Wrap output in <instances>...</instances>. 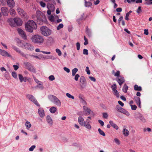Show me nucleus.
I'll return each instance as SVG.
<instances>
[{"mask_svg": "<svg viewBox=\"0 0 152 152\" xmlns=\"http://www.w3.org/2000/svg\"><path fill=\"white\" fill-rule=\"evenodd\" d=\"M83 53L84 55H88V50L86 49H83Z\"/></svg>", "mask_w": 152, "mask_h": 152, "instance_id": "60", "label": "nucleus"}, {"mask_svg": "<svg viewBox=\"0 0 152 152\" xmlns=\"http://www.w3.org/2000/svg\"><path fill=\"white\" fill-rule=\"evenodd\" d=\"M49 99L51 101L56 105L57 106L60 107L61 103L60 100L56 96L53 95H49L48 96Z\"/></svg>", "mask_w": 152, "mask_h": 152, "instance_id": "5", "label": "nucleus"}, {"mask_svg": "<svg viewBox=\"0 0 152 152\" xmlns=\"http://www.w3.org/2000/svg\"><path fill=\"white\" fill-rule=\"evenodd\" d=\"M120 71H117V72L115 73L114 74V75L115 76H116L117 77H120Z\"/></svg>", "mask_w": 152, "mask_h": 152, "instance_id": "55", "label": "nucleus"}, {"mask_svg": "<svg viewBox=\"0 0 152 152\" xmlns=\"http://www.w3.org/2000/svg\"><path fill=\"white\" fill-rule=\"evenodd\" d=\"M76 47L77 49V50H79L80 49V44L79 42H77L76 43Z\"/></svg>", "mask_w": 152, "mask_h": 152, "instance_id": "61", "label": "nucleus"}, {"mask_svg": "<svg viewBox=\"0 0 152 152\" xmlns=\"http://www.w3.org/2000/svg\"><path fill=\"white\" fill-rule=\"evenodd\" d=\"M13 21V20L12 18H10L8 19V21L9 22L10 25L14 27L15 26V25L12 24V21Z\"/></svg>", "mask_w": 152, "mask_h": 152, "instance_id": "40", "label": "nucleus"}, {"mask_svg": "<svg viewBox=\"0 0 152 152\" xmlns=\"http://www.w3.org/2000/svg\"><path fill=\"white\" fill-rule=\"evenodd\" d=\"M47 7L48 10H51L52 11H54V6L52 4L48 3L47 4Z\"/></svg>", "mask_w": 152, "mask_h": 152, "instance_id": "21", "label": "nucleus"}, {"mask_svg": "<svg viewBox=\"0 0 152 152\" xmlns=\"http://www.w3.org/2000/svg\"><path fill=\"white\" fill-rule=\"evenodd\" d=\"M142 115V114L139 113H136L134 115V117L135 118L137 119H140V117Z\"/></svg>", "mask_w": 152, "mask_h": 152, "instance_id": "30", "label": "nucleus"}, {"mask_svg": "<svg viewBox=\"0 0 152 152\" xmlns=\"http://www.w3.org/2000/svg\"><path fill=\"white\" fill-rule=\"evenodd\" d=\"M28 69L30 71L35 73L36 72V70L34 68L33 66L32 65L29 67Z\"/></svg>", "mask_w": 152, "mask_h": 152, "instance_id": "33", "label": "nucleus"}, {"mask_svg": "<svg viewBox=\"0 0 152 152\" xmlns=\"http://www.w3.org/2000/svg\"><path fill=\"white\" fill-rule=\"evenodd\" d=\"M57 110L56 108L54 107H53L50 109V111L51 113H53Z\"/></svg>", "mask_w": 152, "mask_h": 152, "instance_id": "32", "label": "nucleus"}, {"mask_svg": "<svg viewBox=\"0 0 152 152\" xmlns=\"http://www.w3.org/2000/svg\"><path fill=\"white\" fill-rule=\"evenodd\" d=\"M48 79L50 81H53L55 80V78L53 75H51L49 77Z\"/></svg>", "mask_w": 152, "mask_h": 152, "instance_id": "47", "label": "nucleus"}, {"mask_svg": "<svg viewBox=\"0 0 152 152\" xmlns=\"http://www.w3.org/2000/svg\"><path fill=\"white\" fill-rule=\"evenodd\" d=\"M128 88V86L126 84H125L122 88L123 91L124 93H126Z\"/></svg>", "mask_w": 152, "mask_h": 152, "instance_id": "31", "label": "nucleus"}, {"mask_svg": "<svg viewBox=\"0 0 152 152\" xmlns=\"http://www.w3.org/2000/svg\"><path fill=\"white\" fill-rule=\"evenodd\" d=\"M35 147V145H33L29 148V150L30 151H33Z\"/></svg>", "mask_w": 152, "mask_h": 152, "instance_id": "59", "label": "nucleus"}, {"mask_svg": "<svg viewBox=\"0 0 152 152\" xmlns=\"http://www.w3.org/2000/svg\"><path fill=\"white\" fill-rule=\"evenodd\" d=\"M64 25L63 24L60 23L59 25L57 26V30H59L60 29L63 28Z\"/></svg>", "mask_w": 152, "mask_h": 152, "instance_id": "45", "label": "nucleus"}, {"mask_svg": "<svg viewBox=\"0 0 152 152\" xmlns=\"http://www.w3.org/2000/svg\"><path fill=\"white\" fill-rule=\"evenodd\" d=\"M86 80L84 77L81 76L80 78V86L82 88H85L86 85L85 84Z\"/></svg>", "mask_w": 152, "mask_h": 152, "instance_id": "10", "label": "nucleus"}, {"mask_svg": "<svg viewBox=\"0 0 152 152\" xmlns=\"http://www.w3.org/2000/svg\"><path fill=\"white\" fill-rule=\"evenodd\" d=\"M24 64L27 67L28 69L32 65L30 63L27 62H25Z\"/></svg>", "mask_w": 152, "mask_h": 152, "instance_id": "38", "label": "nucleus"}, {"mask_svg": "<svg viewBox=\"0 0 152 152\" xmlns=\"http://www.w3.org/2000/svg\"><path fill=\"white\" fill-rule=\"evenodd\" d=\"M84 14L83 13L82 15L81 16V17L79 19H77V21L78 22H79V21L81 20H83V19H85V18H84Z\"/></svg>", "mask_w": 152, "mask_h": 152, "instance_id": "43", "label": "nucleus"}, {"mask_svg": "<svg viewBox=\"0 0 152 152\" xmlns=\"http://www.w3.org/2000/svg\"><path fill=\"white\" fill-rule=\"evenodd\" d=\"M86 72L87 74L88 75H90L91 73L89 69V67L88 66L86 67Z\"/></svg>", "mask_w": 152, "mask_h": 152, "instance_id": "56", "label": "nucleus"}, {"mask_svg": "<svg viewBox=\"0 0 152 152\" xmlns=\"http://www.w3.org/2000/svg\"><path fill=\"white\" fill-rule=\"evenodd\" d=\"M113 91L114 95L116 96L117 97H119L120 96L119 94L118 91L116 90H115Z\"/></svg>", "mask_w": 152, "mask_h": 152, "instance_id": "35", "label": "nucleus"}, {"mask_svg": "<svg viewBox=\"0 0 152 152\" xmlns=\"http://www.w3.org/2000/svg\"><path fill=\"white\" fill-rule=\"evenodd\" d=\"M134 99L136 102V104L141 102L140 98L137 96H135L134 97Z\"/></svg>", "mask_w": 152, "mask_h": 152, "instance_id": "34", "label": "nucleus"}, {"mask_svg": "<svg viewBox=\"0 0 152 152\" xmlns=\"http://www.w3.org/2000/svg\"><path fill=\"white\" fill-rule=\"evenodd\" d=\"M116 81L121 86L125 82V80L124 77H120L119 78L116 80Z\"/></svg>", "mask_w": 152, "mask_h": 152, "instance_id": "18", "label": "nucleus"}, {"mask_svg": "<svg viewBox=\"0 0 152 152\" xmlns=\"http://www.w3.org/2000/svg\"><path fill=\"white\" fill-rule=\"evenodd\" d=\"M17 30L18 33L22 38L24 40H26L27 39V36L25 32L20 28H18Z\"/></svg>", "mask_w": 152, "mask_h": 152, "instance_id": "9", "label": "nucleus"}, {"mask_svg": "<svg viewBox=\"0 0 152 152\" xmlns=\"http://www.w3.org/2000/svg\"><path fill=\"white\" fill-rule=\"evenodd\" d=\"M36 21L38 24L42 25L46 21L45 17L40 11H37L36 13Z\"/></svg>", "mask_w": 152, "mask_h": 152, "instance_id": "2", "label": "nucleus"}, {"mask_svg": "<svg viewBox=\"0 0 152 152\" xmlns=\"http://www.w3.org/2000/svg\"><path fill=\"white\" fill-rule=\"evenodd\" d=\"M109 123L111 126L113 127L116 130H118V127L117 125L115 123H114L112 121H109Z\"/></svg>", "mask_w": 152, "mask_h": 152, "instance_id": "23", "label": "nucleus"}, {"mask_svg": "<svg viewBox=\"0 0 152 152\" xmlns=\"http://www.w3.org/2000/svg\"><path fill=\"white\" fill-rule=\"evenodd\" d=\"M103 117L104 118H107L108 117V115L107 113H103L102 114Z\"/></svg>", "mask_w": 152, "mask_h": 152, "instance_id": "58", "label": "nucleus"}, {"mask_svg": "<svg viewBox=\"0 0 152 152\" xmlns=\"http://www.w3.org/2000/svg\"><path fill=\"white\" fill-rule=\"evenodd\" d=\"M98 122L101 124L102 126H103L104 125V122L101 120H99Z\"/></svg>", "mask_w": 152, "mask_h": 152, "instance_id": "64", "label": "nucleus"}, {"mask_svg": "<svg viewBox=\"0 0 152 152\" xmlns=\"http://www.w3.org/2000/svg\"><path fill=\"white\" fill-rule=\"evenodd\" d=\"M85 1V6L86 7H89L92 5V3L90 1H87L86 0Z\"/></svg>", "mask_w": 152, "mask_h": 152, "instance_id": "25", "label": "nucleus"}, {"mask_svg": "<svg viewBox=\"0 0 152 152\" xmlns=\"http://www.w3.org/2000/svg\"><path fill=\"white\" fill-rule=\"evenodd\" d=\"M10 15L13 16H15L16 13L15 10L12 8H10Z\"/></svg>", "mask_w": 152, "mask_h": 152, "instance_id": "27", "label": "nucleus"}, {"mask_svg": "<svg viewBox=\"0 0 152 152\" xmlns=\"http://www.w3.org/2000/svg\"><path fill=\"white\" fill-rule=\"evenodd\" d=\"M86 33L88 35L89 37H91V31L88 29V27L87 26L86 31Z\"/></svg>", "mask_w": 152, "mask_h": 152, "instance_id": "28", "label": "nucleus"}, {"mask_svg": "<svg viewBox=\"0 0 152 152\" xmlns=\"http://www.w3.org/2000/svg\"><path fill=\"white\" fill-rule=\"evenodd\" d=\"M8 6L10 7H13L15 6V2L13 0H6Z\"/></svg>", "mask_w": 152, "mask_h": 152, "instance_id": "13", "label": "nucleus"}, {"mask_svg": "<svg viewBox=\"0 0 152 152\" xmlns=\"http://www.w3.org/2000/svg\"><path fill=\"white\" fill-rule=\"evenodd\" d=\"M25 125L26 127H28V128H30L31 126V125L30 124V123L28 121L26 122Z\"/></svg>", "mask_w": 152, "mask_h": 152, "instance_id": "48", "label": "nucleus"}, {"mask_svg": "<svg viewBox=\"0 0 152 152\" xmlns=\"http://www.w3.org/2000/svg\"><path fill=\"white\" fill-rule=\"evenodd\" d=\"M83 108L84 110L85 111L86 115H88L90 114L91 110L89 108L85 106L83 107Z\"/></svg>", "mask_w": 152, "mask_h": 152, "instance_id": "22", "label": "nucleus"}, {"mask_svg": "<svg viewBox=\"0 0 152 152\" xmlns=\"http://www.w3.org/2000/svg\"><path fill=\"white\" fill-rule=\"evenodd\" d=\"M134 89L135 91H141L142 90V88L141 86H138L136 84L134 86Z\"/></svg>", "mask_w": 152, "mask_h": 152, "instance_id": "26", "label": "nucleus"}, {"mask_svg": "<svg viewBox=\"0 0 152 152\" xmlns=\"http://www.w3.org/2000/svg\"><path fill=\"white\" fill-rule=\"evenodd\" d=\"M56 52L58 53V55L59 56H61V50L59 49H56Z\"/></svg>", "mask_w": 152, "mask_h": 152, "instance_id": "49", "label": "nucleus"}, {"mask_svg": "<svg viewBox=\"0 0 152 152\" xmlns=\"http://www.w3.org/2000/svg\"><path fill=\"white\" fill-rule=\"evenodd\" d=\"M12 76L15 78H17V74L15 72H13L12 73Z\"/></svg>", "mask_w": 152, "mask_h": 152, "instance_id": "44", "label": "nucleus"}, {"mask_svg": "<svg viewBox=\"0 0 152 152\" xmlns=\"http://www.w3.org/2000/svg\"><path fill=\"white\" fill-rule=\"evenodd\" d=\"M126 1L129 3H131L135 2V0H125L124 1L125 3L126 2Z\"/></svg>", "mask_w": 152, "mask_h": 152, "instance_id": "50", "label": "nucleus"}, {"mask_svg": "<svg viewBox=\"0 0 152 152\" xmlns=\"http://www.w3.org/2000/svg\"><path fill=\"white\" fill-rule=\"evenodd\" d=\"M89 78L91 81L93 82H94L96 81L95 78L93 77L90 76L89 77Z\"/></svg>", "mask_w": 152, "mask_h": 152, "instance_id": "63", "label": "nucleus"}, {"mask_svg": "<svg viewBox=\"0 0 152 152\" xmlns=\"http://www.w3.org/2000/svg\"><path fill=\"white\" fill-rule=\"evenodd\" d=\"M120 112L126 115L127 116H129L130 115L129 113L127 111L123 108L122 109Z\"/></svg>", "mask_w": 152, "mask_h": 152, "instance_id": "24", "label": "nucleus"}, {"mask_svg": "<svg viewBox=\"0 0 152 152\" xmlns=\"http://www.w3.org/2000/svg\"><path fill=\"white\" fill-rule=\"evenodd\" d=\"M0 54L3 56L11 57V56L6 51L0 49Z\"/></svg>", "mask_w": 152, "mask_h": 152, "instance_id": "12", "label": "nucleus"}, {"mask_svg": "<svg viewBox=\"0 0 152 152\" xmlns=\"http://www.w3.org/2000/svg\"><path fill=\"white\" fill-rule=\"evenodd\" d=\"M142 11L141 10V7H139L138 9L136 11L137 12L138 14H139L140 13V12Z\"/></svg>", "mask_w": 152, "mask_h": 152, "instance_id": "53", "label": "nucleus"}, {"mask_svg": "<svg viewBox=\"0 0 152 152\" xmlns=\"http://www.w3.org/2000/svg\"><path fill=\"white\" fill-rule=\"evenodd\" d=\"M22 56L25 57L26 58H27L28 57V54H24L23 52H22L20 53V54Z\"/></svg>", "mask_w": 152, "mask_h": 152, "instance_id": "46", "label": "nucleus"}, {"mask_svg": "<svg viewBox=\"0 0 152 152\" xmlns=\"http://www.w3.org/2000/svg\"><path fill=\"white\" fill-rule=\"evenodd\" d=\"M18 77L20 82L22 83L23 81L25 82H26L27 80L26 77H23L22 75L20 74L18 75Z\"/></svg>", "mask_w": 152, "mask_h": 152, "instance_id": "19", "label": "nucleus"}, {"mask_svg": "<svg viewBox=\"0 0 152 152\" xmlns=\"http://www.w3.org/2000/svg\"><path fill=\"white\" fill-rule=\"evenodd\" d=\"M75 80L76 81H77L78 80L79 78L80 77V75L77 74L75 75Z\"/></svg>", "mask_w": 152, "mask_h": 152, "instance_id": "54", "label": "nucleus"}, {"mask_svg": "<svg viewBox=\"0 0 152 152\" xmlns=\"http://www.w3.org/2000/svg\"><path fill=\"white\" fill-rule=\"evenodd\" d=\"M39 3H40V4L41 6L42 7H45L46 4L43 2L42 1H41L39 2Z\"/></svg>", "mask_w": 152, "mask_h": 152, "instance_id": "51", "label": "nucleus"}, {"mask_svg": "<svg viewBox=\"0 0 152 152\" xmlns=\"http://www.w3.org/2000/svg\"><path fill=\"white\" fill-rule=\"evenodd\" d=\"M18 45L22 48L30 50H32L34 49V47L33 45L29 43H26L21 40L19 41Z\"/></svg>", "mask_w": 152, "mask_h": 152, "instance_id": "3", "label": "nucleus"}, {"mask_svg": "<svg viewBox=\"0 0 152 152\" xmlns=\"http://www.w3.org/2000/svg\"><path fill=\"white\" fill-rule=\"evenodd\" d=\"M32 42L35 44H40L44 41V39L42 37L39 35H35L31 38Z\"/></svg>", "mask_w": 152, "mask_h": 152, "instance_id": "4", "label": "nucleus"}, {"mask_svg": "<svg viewBox=\"0 0 152 152\" xmlns=\"http://www.w3.org/2000/svg\"><path fill=\"white\" fill-rule=\"evenodd\" d=\"M38 113L40 116L43 118L45 115V112L43 109L42 108H39L38 109Z\"/></svg>", "mask_w": 152, "mask_h": 152, "instance_id": "16", "label": "nucleus"}, {"mask_svg": "<svg viewBox=\"0 0 152 152\" xmlns=\"http://www.w3.org/2000/svg\"><path fill=\"white\" fill-rule=\"evenodd\" d=\"M1 11L3 15L5 16L7 15L8 12V10L7 8L5 7H2L1 8Z\"/></svg>", "mask_w": 152, "mask_h": 152, "instance_id": "15", "label": "nucleus"}, {"mask_svg": "<svg viewBox=\"0 0 152 152\" xmlns=\"http://www.w3.org/2000/svg\"><path fill=\"white\" fill-rule=\"evenodd\" d=\"M40 29L42 34L45 36H49L51 34L52 31L46 26H42Z\"/></svg>", "mask_w": 152, "mask_h": 152, "instance_id": "6", "label": "nucleus"}, {"mask_svg": "<svg viewBox=\"0 0 152 152\" xmlns=\"http://www.w3.org/2000/svg\"><path fill=\"white\" fill-rule=\"evenodd\" d=\"M88 121V119H86V123L83 126L85 127L88 130H91V126L89 124L90 121Z\"/></svg>", "mask_w": 152, "mask_h": 152, "instance_id": "17", "label": "nucleus"}, {"mask_svg": "<svg viewBox=\"0 0 152 152\" xmlns=\"http://www.w3.org/2000/svg\"><path fill=\"white\" fill-rule=\"evenodd\" d=\"M131 109L132 110H135L137 108V106L135 105H131Z\"/></svg>", "mask_w": 152, "mask_h": 152, "instance_id": "52", "label": "nucleus"}, {"mask_svg": "<svg viewBox=\"0 0 152 152\" xmlns=\"http://www.w3.org/2000/svg\"><path fill=\"white\" fill-rule=\"evenodd\" d=\"M17 10L19 14L22 18L26 19L28 18V16H27L26 12L23 9L18 8L17 9Z\"/></svg>", "mask_w": 152, "mask_h": 152, "instance_id": "8", "label": "nucleus"}, {"mask_svg": "<svg viewBox=\"0 0 152 152\" xmlns=\"http://www.w3.org/2000/svg\"><path fill=\"white\" fill-rule=\"evenodd\" d=\"M123 134L125 136H128L129 134V131L126 129L125 128L123 129Z\"/></svg>", "mask_w": 152, "mask_h": 152, "instance_id": "29", "label": "nucleus"}, {"mask_svg": "<svg viewBox=\"0 0 152 152\" xmlns=\"http://www.w3.org/2000/svg\"><path fill=\"white\" fill-rule=\"evenodd\" d=\"M37 28L36 23L32 20H28L25 24V29L26 30L30 33L33 32L34 29Z\"/></svg>", "mask_w": 152, "mask_h": 152, "instance_id": "1", "label": "nucleus"}, {"mask_svg": "<svg viewBox=\"0 0 152 152\" xmlns=\"http://www.w3.org/2000/svg\"><path fill=\"white\" fill-rule=\"evenodd\" d=\"M46 120L48 123L50 125H52L53 124L52 119L49 115H47L46 118Z\"/></svg>", "mask_w": 152, "mask_h": 152, "instance_id": "20", "label": "nucleus"}, {"mask_svg": "<svg viewBox=\"0 0 152 152\" xmlns=\"http://www.w3.org/2000/svg\"><path fill=\"white\" fill-rule=\"evenodd\" d=\"M115 108L119 112H120V111L122 108L120 107L119 105H116L115 106Z\"/></svg>", "mask_w": 152, "mask_h": 152, "instance_id": "42", "label": "nucleus"}, {"mask_svg": "<svg viewBox=\"0 0 152 152\" xmlns=\"http://www.w3.org/2000/svg\"><path fill=\"white\" fill-rule=\"evenodd\" d=\"M78 69L77 68H75L73 69L72 70V76H75L76 72L78 71Z\"/></svg>", "mask_w": 152, "mask_h": 152, "instance_id": "36", "label": "nucleus"}, {"mask_svg": "<svg viewBox=\"0 0 152 152\" xmlns=\"http://www.w3.org/2000/svg\"><path fill=\"white\" fill-rule=\"evenodd\" d=\"M26 97L29 100L35 104L38 107L40 106V105L35 97L32 95L28 94L26 95Z\"/></svg>", "mask_w": 152, "mask_h": 152, "instance_id": "7", "label": "nucleus"}, {"mask_svg": "<svg viewBox=\"0 0 152 152\" xmlns=\"http://www.w3.org/2000/svg\"><path fill=\"white\" fill-rule=\"evenodd\" d=\"M98 131L100 134L103 136H105V134L104 132L102 130H101L100 128H99L98 129Z\"/></svg>", "mask_w": 152, "mask_h": 152, "instance_id": "37", "label": "nucleus"}, {"mask_svg": "<svg viewBox=\"0 0 152 152\" xmlns=\"http://www.w3.org/2000/svg\"><path fill=\"white\" fill-rule=\"evenodd\" d=\"M66 96L69 98H71L72 99H74V96H73L71 95L69 93H66Z\"/></svg>", "mask_w": 152, "mask_h": 152, "instance_id": "39", "label": "nucleus"}, {"mask_svg": "<svg viewBox=\"0 0 152 152\" xmlns=\"http://www.w3.org/2000/svg\"><path fill=\"white\" fill-rule=\"evenodd\" d=\"M78 121L80 125L82 126H83L86 123L84 118L81 116H80L78 117Z\"/></svg>", "mask_w": 152, "mask_h": 152, "instance_id": "14", "label": "nucleus"}, {"mask_svg": "<svg viewBox=\"0 0 152 152\" xmlns=\"http://www.w3.org/2000/svg\"><path fill=\"white\" fill-rule=\"evenodd\" d=\"M111 88L112 89V90L113 91H114V90H116L117 89V86L116 84H114L112 85L111 86Z\"/></svg>", "mask_w": 152, "mask_h": 152, "instance_id": "41", "label": "nucleus"}, {"mask_svg": "<svg viewBox=\"0 0 152 152\" xmlns=\"http://www.w3.org/2000/svg\"><path fill=\"white\" fill-rule=\"evenodd\" d=\"M115 142L118 145H119L120 144V142L119 140L116 138H115L114 139Z\"/></svg>", "mask_w": 152, "mask_h": 152, "instance_id": "57", "label": "nucleus"}, {"mask_svg": "<svg viewBox=\"0 0 152 152\" xmlns=\"http://www.w3.org/2000/svg\"><path fill=\"white\" fill-rule=\"evenodd\" d=\"M13 20L17 26H21L22 25V21L20 18H15L13 19Z\"/></svg>", "mask_w": 152, "mask_h": 152, "instance_id": "11", "label": "nucleus"}, {"mask_svg": "<svg viewBox=\"0 0 152 152\" xmlns=\"http://www.w3.org/2000/svg\"><path fill=\"white\" fill-rule=\"evenodd\" d=\"M140 119L142 122H144L145 121V119L142 115L140 117Z\"/></svg>", "mask_w": 152, "mask_h": 152, "instance_id": "62", "label": "nucleus"}]
</instances>
